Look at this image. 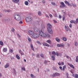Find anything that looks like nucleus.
Wrapping results in <instances>:
<instances>
[{
  "mask_svg": "<svg viewBox=\"0 0 78 78\" xmlns=\"http://www.w3.org/2000/svg\"><path fill=\"white\" fill-rule=\"evenodd\" d=\"M47 26L48 27L47 29L49 33H50V34H53V31H52V29H51L52 26L50 23L47 24Z\"/></svg>",
  "mask_w": 78,
  "mask_h": 78,
  "instance_id": "obj_1",
  "label": "nucleus"
},
{
  "mask_svg": "<svg viewBox=\"0 0 78 78\" xmlns=\"http://www.w3.org/2000/svg\"><path fill=\"white\" fill-rule=\"evenodd\" d=\"M39 34L40 36L44 37V38H45L47 37V34L44 33L42 31H40L39 32Z\"/></svg>",
  "mask_w": 78,
  "mask_h": 78,
  "instance_id": "obj_2",
  "label": "nucleus"
},
{
  "mask_svg": "<svg viewBox=\"0 0 78 78\" xmlns=\"http://www.w3.org/2000/svg\"><path fill=\"white\" fill-rule=\"evenodd\" d=\"M14 18L16 20H17L18 21H19L21 19V18L20 16L18 14H15L14 16Z\"/></svg>",
  "mask_w": 78,
  "mask_h": 78,
  "instance_id": "obj_3",
  "label": "nucleus"
},
{
  "mask_svg": "<svg viewBox=\"0 0 78 78\" xmlns=\"http://www.w3.org/2000/svg\"><path fill=\"white\" fill-rule=\"evenodd\" d=\"M40 36L39 34H34L33 35H32L31 37L33 39H37Z\"/></svg>",
  "mask_w": 78,
  "mask_h": 78,
  "instance_id": "obj_4",
  "label": "nucleus"
},
{
  "mask_svg": "<svg viewBox=\"0 0 78 78\" xmlns=\"http://www.w3.org/2000/svg\"><path fill=\"white\" fill-rule=\"evenodd\" d=\"M26 22H31L32 20V18L30 16L27 17L25 19Z\"/></svg>",
  "mask_w": 78,
  "mask_h": 78,
  "instance_id": "obj_5",
  "label": "nucleus"
},
{
  "mask_svg": "<svg viewBox=\"0 0 78 78\" xmlns=\"http://www.w3.org/2000/svg\"><path fill=\"white\" fill-rule=\"evenodd\" d=\"M60 75V74L59 73H56L53 74L52 76L55 77L56 76H58Z\"/></svg>",
  "mask_w": 78,
  "mask_h": 78,
  "instance_id": "obj_6",
  "label": "nucleus"
},
{
  "mask_svg": "<svg viewBox=\"0 0 78 78\" xmlns=\"http://www.w3.org/2000/svg\"><path fill=\"white\" fill-rule=\"evenodd\" d=\"M65 29H66V32H68L69 31H71V30H70V28L69 27H67L66 26H65Z\"/></svg>",
  "mask_w": 78,
  "mask_h": 78,
  "instance_id": "obj_7",
  "label": "nucleus"
},
{
  "mask_svg": "<svg viewBox=\"0 0 78 78\" xmlns=\"http://www.w3.org/2000/svg\"><path fill=\"white\" fill-rule=\"evenodd\" d=\"M34 30L35 33H37V32H39V29L37 27H34L33 28Z\"/></svg>",
  "mask_w": 78,
  "mask_h": 78,
  "instance_id": "obj_8",
  "label": "nucleus"
},
{
  "mask_svg": "<svg viewBox=\"0 0 78 78\" xmlns=\"http://www.w3.org/2000/svg\"><path fill=\"white\" fill-rule=\"evenodd\" d=\"M57 46L58 47H64V44H58L57 45Z\"/></svg>",
  "mask_w": 78,
  "mask_h": 78,
  "instance_id": "obj_9",
  "label": "nucleus"
},
{
  "mask_svg": "<svg viewBox=\"0 0 78 78\" xmlns=\"http://www.w3.org/2000/svg\"><path fill=\"white\" fill-rule=\"evenodd\" d=\"M61 4L62 5H60V7L61 8H64L65 6H66V5L64 4V3L63 2H61Z\"/></svg>",
  "mask_w": 78,
  "mask_h": 78,
  "instance_id": "obj_10",
  "label": "nucleus"
},
{
  "mask_svg": "<svg viewBox=\"0 0 78 78\" xmlns=\"http://www.w3.org/2000/svg\"><path fill=\"white\" fill-rule=\"evenodd\" d=\"M28 33L30 35H33V34H34V32L31 30H29L28 31Z\"/></svg>",
  "mask_w": 78,
  "mask_h": 78,
  "instance_id": "obj_11",
  "label": "nucleus"
},
{
  "mask_svg": "<svg viewBox=\"0 0 78 78\" xmlns=\"http://www.w3.org/2000/svg\"><path fill=\"white\" fill-rule=\"evenodd\" d=\"M20 0H12V2L15 3H17L19 2Z\"/></svg>",
  "mask_w": 78,
  "mask_h": 78,
  "instance_id": "obj_12",
  "label": "nucleus"
},
{
  "mask_svg": "<svg viewBox=\"0 0 78 78\" xmlns=\"http://www.w3.org/2000/svg\"><path fill=\"white\" fill-rule=\"evenodd\" d=\"M68 64L69 65V66L70 67H71V68H73V69H75V67H74V66L73 65L69 64V63H68Z\"/></svg>",
  "mask_w": 78,
  "mask_h": 78,
  "instance_id": "obj_13",
  "label": "nucleus"
},
{
  "mask_svg": "<svg viewBox=\"0 0 78 78\" xmlns=\"http://www.w3.org/2000/svg\"><path fill=\"white\" fill-rule=\"evenodd\" d=\"M16 58L17 59H18V60H20V56H19L18 54H16Z\"/></svg>",
  "mask_w": 78,
  "mask_h": 78,
  "instance_id": "obj_14",
  "label": "nucleus"
},
{
  "mask_svg": "<svg viewBox=\"0 0 78 78\" xmlns=\"http://www.w3.org/2000/svg\"><path fill=\"white\" fill-rule=\"evenodd\" d=\"M43 45H44V46H47V47H49L50 46L49 44L45 43H43Z\"/></svg>",
  "mask_w": 78,
  "mask_h": 78,
  "instance_id": "obj_15",
  "label": "nucleus"
},
{
  "mask_svg": "<svg viewBox=\"0 0 78 78\" xmlns=\"http://www.w3.org/2000/svg\"><path fill=\"white\" fill-rule=\"evenodd\" d=\"M30 76L31 78H36V76L32 74H31Z\"/></svg>",
  "mask_w": 78,
  "mask_h": 78,
  "instance_id": "obj_16",
  "label": "nucleus"
},
{
  "mask_svg": "<svg viewBox=\"0 0 78 78\" xmlns=\"http://www.w3.org/2000/svg\"><path fill=\"white\" fill-rule=\"evenodd\" d=\"M9 66V64L7 63L6 65L5 66V68H7Z\"/></svg>",
  "mask_w": 78,
  "mask_h": 78,
  "instance_id": "obj_17",
  "label": "nucleus"
},
{
  "mask_svg": "<svg viewBox=\"0 0 78 78\" xmlns=\"http://www.w3.org/2000/svg\"><path fill=\"white\" fill-rule=\"evenodd\" d=\"M62 41H67V38L65 37H63L62 38Z\"/></svg>",
  "mask_w": 78,
  "mask_h": 78,
  "instance_id": "obj_18",
  "label": "nucleus"
},
{
  "mask_svg": "<svg viewBox=\"0 0 78 78\" xmlns=\"http://www.w3.org/2000/svg\"><path fill=\"white\" fill-rule=\"evenodd\" d=\"M55 40L58 42H60V39L58 38V37H56L55 38Z\"/></svg>",
  "mask_w": 78,
  "mask_h": 78,
  "instance_id": "obj_19",
  "label": "nucleus"
},
{
  "mask_svg": "<svg viewBox=\"0 0 78 78\" xmlns=\"http://www.w3.org/2000/svg\"><path fill=\"white\" fill-rule=\"evenodd\" d=\"M65 3L66 4V5H67L68 6H70V4L69 3V2H68L67 1H65Z\"/></svg>",
  "mask_w": 78,
  "mask_h": 78,
  "instance_id": "obj_20",
  "label": "nucleus"
},
{
  "mask_svg": "<svg viewBox=\"0 0 78 78\" xmlns=\"http://www.w3.org/2000/svg\"><path fill=\"white\" fill-rule=\"evenodd\" d=\"M46 42L48 43V44H51V40H47L46 41Z\"/></svg>",
  "mask_w": 78,
  "mask_h": 78,
  "instance_id": "obj_21",
  "label": "nucleus"
},
{
  "mask_svg": "<svg viewBox=\"0 0 78 78\" xmlns=\"http://www.w3.org/2000/svg\"><path fill=\"white\" fill-rule=\"evenodd\" d=\"M45 26H43L42 27L41 30L40 31H44V29H45Z\"/></svg>",
  "mask_w": 78,
  "mask_h": 78,
  "instance_id": "obj_22",
  "label": "nucleus"
},
{
  "mask_svg": "<svg viewBox=\"0 0 78 78\" xmlns=\"http://www.w3.org/2000/svg\"><path fill=\"white\" fill-rule=\"evenodd\" d=\"M51 59L52 61H55V58L54 56H51Z\"/></svg>",
  "mask_w": 78,
  "mask_h": 78,
  "instance_id": "obj_23",
  "label": "nucleus"
},
{
  "mask_svg": "<svg viewBox=\"0 0 78 78\" xmlns=\"http://www.w3.org/2000/svg\"><path fill=\"white\" fill-rule=\"evenodd\" d=\"M24 4H25V5H26L27 6L28 5L29 3L28 1H25L24 2Z\"/></svg>",
  "mask_w": 78,
  "mask_h": 78,
  "instance_id": "obj_24",
  "label": "nucleus"
},
{
  "mask_svg": "<svg viewBox=\"0 0 78 78\" xmlns=\"http://www.w3.org/2000/svg\"><path fill=\"white\" fill-rule=\"evenodd\" d=\"M27 39L29 42H31V39L29 37H28Z\"/></svg>",
  "mask_w": 78,
  "mask_h": 78,
  "instance_id": "obj_25",
  "label": "nucleus"
},
{
  "mask_svg": "<svg viewBox=\"0 0 78 78\" xmlns=\"http://www.w3.org/2000/svg\"><path fill=\"white\" fill-rule=\"evenodd\" d=\"M78 23V19L77 18L75 21H74V23Z\"/></svg>",
  "mask_w": 78,
  "mask_h": 78,
  "instance_id": "obj_26",
  "label": "nucleus"
},
{
  "mask_svg": "<svg viewBox=\"0 0 78 78\" xmlns=\"http://www.w3.org/2000/svg\"><path fill=\"white\" fill-rule=\"evenodd\" d=\"M66 65H64V66L63 67L62 70H63V71H64V70H65V69H66Z\"/></svg>",
  "mask_w": 78,
  "mask_h": 78,
  "instance_id": "obj_27",
  "label": "nucleus"
},
{
  "mask_svg": "<svg viewBox=\"0 0 78 78\" xmlns=\"http://www.w3.org/2000/svg\"><path fill=\"white\" fill-rule=\"evenodd\" d=\"M41 12H40V11H38V16H41Z\"/></svg>",
  "mask_w": 78,
  "mask_h": 78,
  "instance_id": "obj_28",
  "label": "nucleus"
},
{
  "mask_svg": "<svg viewBox=\"0 0 78 78\" xmlns=\"http://www.w3.org/2000/svg\"><path fill=\"white\" fill-rule=\"evenodd\" d=\"M0 45L3 46V42L2 41H0Z\"/></svg>",
  "mask_w": 78,
  "mask_h": 78,
  "instance_id": "obj_29",
  "label": "nucleus"
},
{
  "mask_svg": "<svg viewBox=\"0 0 78 78\" xmlns=\"http://www.w3.org/2000/svg\"><path fill=\"white\" fill-rule=\"evenodd\" d=\"M76 62H78V56H76Z\"/></svg>",
  "mask_w": 78,
  "mask_h": 78,
  "instance_id": "obj_30",
  "label": "nucleus"
},
{
  "mask_svg": "<svg viewBox=\"0 0 78 78\" xmlns=\"http://www.w3.org/2000/svg\"><path fill=\"white\" fill-rule=\"evenodd\" d=\"M30 47L31 48V49H34V47H33V44H30Z\"/></svg>",
  "mask_w": 78,
  "mask_h": 78,
  "instance_id": "obj_31",
  "label": "nucleus"
},
{
  "mask_svg": "<svg viewBox=\"0 0 78 78\" xmlns=\"http://www.w3.org/2000/svg\"><path fill=\"white\" fill-rule=\"evenodd\" d=\"M40 56V55L39 54H37L36 55V57L37 58H39Z\"/></svg>",
  "mask_w": 78,
  "mask_h": 78,
  "instance_id": "obj_32",
  "label": "nucleus"
},
{
  "mask_svg": "<svg viewBox=\"0 0 78 78\" xmlns=\"http://www.w3.org/2000/svg\"><path fill=\"white\" fill-rule=\"evenodd\" d=\"M75 78H78V75L77 74H75Z\"/></svg>",
  "mask_w": 78,
  "mask_h": 78,
  "instance_id": "obj_33",
  "label": "nucleus"
},
{
  "mask_svg": "<svg viewBox=\"0 0 78 78\" xmlns=\"http://www.w3.org/2000/svg\"><path fill=\"white\" fill-rule=\"evenodd\" d=\"M70 22L71 23H75V20H71L70 21Z\"/></svg>",
  "mask_w": 78,
  "mask_h": 78,
  "instance_id": "obj_34",
  "label": "nucleus"
},
{
  "mask_svg": "<svg viewBox=\"0 0 78 78\" xmlns=\"http://www.w3.org/2000/svg\"><path fill=\"white\" fill-rule=\"evenodd\" d=\"M54 16H55V17H58V14H57L56 13L54 14Z\"/></svg>",
  "mask_w": 78,
  "mask_h": 78,
  "instance_id": "obj_35",
  "label": "nucleus"
},
{
  "mask_svg": "<svg viewBox=\"0 0 78 78\" xmlns=\"http://www.w3.org/2000/svg\"><path fill=\"white\" fill-rule=\"evenodd\" d=\"M75 44V46H78V43H77V42H75L74 43Z\"/></svg>",
  "mask_w": 78,
  "mask_h": 78,
  "instance_id": "obj_36",
  "label": "nucleus"
},
{
  "mask_svg": "<svg viewBox=\"0 0 78 78\" xmlns=\"http://www.w3.org/2000/svg\"><path fill=\"white\" fill-rule=\"evenodd\" d=\"M52 55H56V52H55L53 51L52 52Z\"/></svg>",
  "mask_w": 78,
  "mask_h": 78,
  "instance_id": "obj_37",
  "label": "nucleus"
},
{
  "mask_svg": "<svg viewBox=\"0 0 78 78\" xmlns=\"http://www.w3.org/2000/svg\"><path fill=\"white\" fill-rule=\"evenodd\" d=\"M13 72H14V74H16V70L15 69H13Z\"/></svg>",
  "mask_w": 78,
  "mask_h": 78,
  "instance_id": "obj_38",
  "label": "nucleus"
},
{
  "mask_svg": "<svg viewBox=\"0 0 78 78\" xmlns=\"http://www.w3.org/2000/svg\"><path fill=\"white\" fill-rule=\"evenodd\" d=\"M55 55L56 56H59V54L56 52V53H55Z\"/></svg>",
  "mask_w": 78,
  "mask_h": 78,
  "instance_id": "obj_39",
  "label": "nucleus"
},
{
  "mask_svg": "<svg viewBox=\"0 0 78 78\" xmlns=\"http://www.w3.org/2000/svg\"><path fill=\"white\" fill-rule=\"evenodd\" d=\"M47 36L49 38H50V34H47Z\"/></svg>",
  "mask_w": 78,
  "mask_h": 78,
  "instance_id": "obj_40",
  "label": "nucleus"
},
{
  "mask_svg": "<svg viewBox=\"0 0 78 78\" xmlns=\"http://www.w3.org/2000/svg\"><path fill=\"white\" fill-rule=\"evenodd\" d=\"M3 50L4 52H6V51H7V49H3Z\"/></svg>",
  "mask_w": 78,
  "mask_h": 78,
  "instance_id": "obj_41",
  "label": "nucleus"
},
{
  "mask_svg": "<svg viewBox=\"0 0 78 78\" xmlns=\"http://www.w3.org/2000/svg\"><path fill=\"white\" fill-rule=\"evenodd\" d=\"M21 69L23 70H24V71H25V69L24 67L21 68Z\"/></svg>",
  "mask_w": 78,
  "mask_h": 78,
  "instance_id": "obj_42",
  "label": "nucleus"
},
{
  "mask_svg": "<svg viewBox=\"0 0 78 78\" xmlns=\"http://www.w3.org/2000/svg\"><path fill=\"white\" fill-rule=\"evenodd\" d=\"M40 56H41V57H42V58L43 57H44V54H41L40 55Z\"/></svg>",
  "mask_w": 78,
  "mask_h": 78,
  "instance_id": "obj_43",
  "label": "nucleus"
},
{
  "mask_svg": "<svg viewBox=\"0 0 78 78\" xmlns=\"http://www.w3.org/2000/svg\"><path fill=\"white\" fill-rule=\"evenodd\" d=\"M65 19H66V16H64L63 18V19H62L63 21H64V20H65Z\"/></svg>",
  "mask_w": 78,
  "mask_h": 78,
  "instance_id": "obj_44",
  "label": "nucleus"
},
{
  "mask_svg": "<svg viewBox=\"0 0 78 78\" xmlns=\"http://www.w3.org/2000/svg\"><path fill=\"white\" fill-rule=\"evenodd\" d=\"M45 16L48 19V18H49V16H48V15H47V14H45Z\"/></svg>",
  "mask_w": 78,
  "mask_h": 78,
  "instance_id": "obj_45",
  "label": "nucleus"
},
{
  "mask_svg": "<svg viewBox=\"0 0 78 78\" xmlns=\"http://www.w3.org/2000/svg\"><path fill=\"white\" fill-rule=\"evenodd\" d=\"M9 52L10 53H12V49H10L9 50Z\"/></svg>",
  "mask_w": 78,
  "mask_h": 78,
  "instance_id": "obj_46",
  "label": "nucleus"
},
{
  "mask_svg": "<svg viewBox=\"0 0 78 78\" xmlns=\"http://www.w3.org/2000/svg\"><path fill=\"white\" fill-rule=\"evenodd\" d=\"M44 64H47V61L45 60L44 62Z\"/></svg>",
  "mask_w": 78,
  "mask_h": 78,
  "instance_id": "obj_47",
  "label": "nucleus"
},
{
  "mask_svg": "<svg viewBox=\"0 0 78 78\" xmlns=\"http://www.w3.org/2000/svg\"><path fill=\"white\" fill-rule=\"evenodd\" d=\"M53 21H54V23H57V21H56L55 20H53Z\"/></svg>",
  "mask_w": 78,
  "mask_h": 78,
  "instance_id": "obj_48",
  "label": "nucleus"
},
{
  "mask_svg": "<svg viewBox=\"0 0 78 78\" xmlns=\"http://www.w3.org/2000/svg\"><path fill=\"white\" fill-rule=\"evenodd\" d=\"M37 43L38 44H40V45H41V43H40V41H37Z\"/></svg>",
  "mask_w": 78,
  "mask_h": 78,
  "instance_id": "obj_49",
  "label": "nucleus"
},
{
  "mask_svg": "<svg viewBox=\"0 0 78 78\" xmlns=\"http://www.w3.org/2000/svg\"><path fill=\"white\" fill-rule=\"evenodd\" d=\"M66 78H69V74L68 73H66Z\"/></svg>",
  "mask_w": 78,
  "mask_h": 78,
  "instance_id": "obj_50",
  "label": "nucleus"
},
{
  "mask_svg": "<svg viewBox=\"0 0 78 78\" xmlns=\"http://www.w3.org/2000/svg\"><path fill=\"white\" fill-rule=\"evenodd\" d=\"M59 68L61 69V70H62V66H59Z\"/></svg>",
  "mask_w": 78,
  "mask_h": 78,
  "instance_id": "obj_51",
  "label": "nucleus"
},
{
  "mask_svg": "<svg viewBox=\"0 0 78 78\" xmlns=\"http://www.w3.org/2000/svg\"><path fill=\"white\" fill-rule=\"evenodd\" d=\"M14 31H15V30L13 28H12V32H14Z\"/></svg>",
  "mask_w": 78,
  "mask_h": 78,
  "instance_id": "obj_52",
  "label": "nucleus"
},
{
  "mask_svg": "<svg viewBox=\"0 0 78 78\" xmlns=\"http://www.w3.org/2000/svg\"><path fill=\"white\" fill-rule=\"evenodd\" d=\"M51 4H52V5H55V2H52Z\"/></svg>",
  "mask_w": 78,
  "mask_h": 78,
  "instance_id": "obj_53",
  "label": "nucleus"
},
{
  "mask_svg": "<svg viewBox=\"0 0 78 78\" xmlns=\"http://www.w3.org/2000/svg\"><path fill=\"white\" fill-rule=\"evenodd\" d=\"M49 16L50 17H53V16L51 14H49Z\"/></svg>",
  "mask_w": 78,
  "mask_h": 78,
  "instance_id": "obj_54",
  "label": "nucleus"
},
{
  "mask_svg": "<svg viewBox=\"0 0 78 78\" xmlns=\"http://www.w3.org/2000/svg\"><path fill=\"white\" fill-rule=\"evenodd\" d=\"M58 17L59 19H61V17H62L61 16V15H59L58 16Z\"/></svg>",
  "mask_w": 78,
  "mask_h": 78,
  "instance_id": "obj_55",
  "label": "nucleus"
},
{
  "mask_svg": "<svg viewBox=\"0 0 78 78\" xmlns=\"http://www.w3.org/2000/svg\"><path fill=\"white\" fill-rule=\"evenodd\" d=\"M72 24H70L69 25V27H70V28H72Z\"/></svg>",
  "mask_w": 78,
  "mask_h": 78,
  "instance_id": "obj_56",
  "label": "nucleus"
},
{
  "mask_svg": "<svg viewBox=\"0 0 78 78\" xmlns=\"http://www.w3.org/2000/svg\"><path fill=\"white\" fill-rule=\"evenodd\" d=\"M42 2L43 3H45V1L44 0L42 1Z\"/></svg>",
  "mask_w": 78,
  "mask_h": 78,
  "instance_id": "obj_57",
  "label": "nucleus"
},
{
  "mask_svg": "<svg viewBox=\"0 0 78 78\" xmlns=\"http://www.w3.org/2000/svg\"><path fill=\"white\" fill-rule=\"evenodd\" d=\"M53 70H56V67H54L53 68Z\"/></svg>",
  "mask_w": 78,
  "mask_h": 78,
  "instance_id": "obj_58",
  "label": "nucleus"
},
{
  "mask_svg": "<svg viewBox=\"0 0 78 78\" xmlns=\"http://www.w3.org/2000/svg\"><path fill=\"white\" fill-rule=\"evenodd\" d=\"M20 24H22V21H20V22L19 23Z\"/></svg>",
  "mask_w": 78,
  "mask_h": 78,
  "instance_id": "obj_59",
  "label": "nucleus"
},
{
  "mask_svg": "<svg viewBox=\"0 0 78 78\" xmlns=\"http://www.w3.org/2000/svg\"><path fill=\"white\" fill-rule=\"evenodd\" d=\"M19 53L21 54V53H22V51H21V50H19Z\"/></svg>",
  "mask_w": 78,
  "mask_h": 78,
  "instance_id": "obj_60",
  "label": "nucleus"
},
{
  "mask_svg": "<svg viewBox=\"0 0 78 78\" xmlns=\"http://www.w3.org/2000/svg\"><path fill=\"white\" fill-rule=\"evenodd\" d=\"M58 65H59V66L61 65V63H60V62L58 63Z\"/></svg>",
  "mask_w": 78,
  "mask_h": 78,
  "instance_id": "obj_61",
  "label": "nucleus"
},
{
  "mask_svg": "<svg viewBox=\"0 0 78 78\" xmlns=\"http://www.w3.org/2000/svg\"><path fill=\"white\" fill-rule=\"evenodd\" d=\"M17 35H18V37H20V36L19 35V34H17Z\"/></svg>",
  "mask_w": 78,
  "mask_h": 78,
  "instance_id": "obj_62",
  "label": "nucleus"
},
{
  "mask_svg": "<svg viewBox=\"0 0 78 78\" xmlns=\"http://www.w3.org/2000/svg\"><path fill=\"white\" fill-rule=\"evenodd\" d=\"M61 64L62 65H64V63L63 62H62Z\"/></svg>",
  "mask_w": 78,
  "mask_h": 78,
  "instance_id": "obj_63",
  "label": "nucleus"
},
{
  "mask_svg": "<svg viewBox=\"0 0 78 78\" xmlns=\"http://www.w3.org/2000/svg\"><path fill=\"white\" fill-rule=\"evenodd\" d=\"M66 57L68 59H69V56H66Z\"/></svg>",
  "mask_w": 78,
  "mask_h": 78,
  "instance_id": "obj_64",
  "label": "nucleus"
}]
</instances>
